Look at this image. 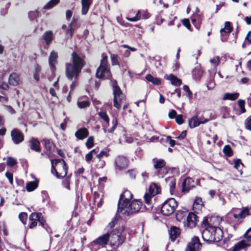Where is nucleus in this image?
<instances>
[{
    "label": "nucleus",
    "mask_w": 251,
    "mask_h": 251,
    "mask_svg": "<svg viewBox=\"0 0 251 251\" xmlns=\"http://www.w3.org/2000/svg\"><path fill=\"white\" fill-rule=\"evenodd\" d=\"M118 221L116 214L106 226L110 237V247L113 249H118L126 242V227L124 224H119L115 227Z\"/></svg>",
    "instance_id": "obj_1"
},
{
    "label": "nucleus",
    "mask_w": 251,
    "mask_h": 251,
    "mask_svg": "<svg viewBox=\"0 0 251 251\" xmlns=\"http://www.w3.org/2000/svg\"><path fill=\"white\" fill-rule=\"evenodd\" d=\"M71 55L72 62L65 63V75L70 80H76L85 62L83 58L75 52Z\"/></svg>",
    "instance_id": "obj_2"
},
{
    "label": "nucleus",
    "mask_w": 251,
    "mask_h": 251,
    "mask_svg": "<svg viewBox=\"0 0 251 251\" xmlns=\"http://www.w3.org/2000/svg\"><path fill=\"white\" fill-rule=\"evenodd\" d=\"M51 161V173L57 178H63L68 173V166L63 158L53 159Z\"/></svg>",
    "instance_id": "obj_3"
},
{
    "label": "nucleus",
    "mask_w": 251,
    "mask_h": 251,
    "mask_svg": "<svg viewBox=\"0 0 251 251\" xmlns=\"http://www.w3.org/2000/svg\"><path fill=\"white\" fill-rule=\"evenodd\" d=\"M223 236V232L221 228H204L202 232L203 240L209 244L218 242Z\"/></svg>",
    "instance_id": "obj_4"
},
{
    "label": "nucleus",
    "mask_w": 251,
    "mask_h": 251,
    "mask_svg": "<svg viewBox=\"0 0 251 251\" xmlns=\"http://www.w3.org/2000/svg\"><path fill=\"white\" fill-rule=\"evenodd\" d=\"M111 82L114 96V106L117 109L121 108L122 106L124 109L127 108L126 105L123 104L125 97L120 88L117 85V81L113 80H111Z\"/></svg>",
    "instance_id": "obj_5"
},
{
    "label": "nucleus",
    "mask_w": 251,
    "mask_h": 251,
    "mask_svg": "<svg viewBox=\"0 0 251 251\" xmlns=\"http://www.w3.org/2000/svg\"><path fill=\"white\" fill-rule=\"evenodd\" d=\"M111 82L114 96V106L117 109L121 108L122 106L124 109L127 108L126 105L123 104L125 97L120 88L117 85V81L113 80H111Z\"/></svg>",
    "instance_id": "obj_6"
},
{
    "label": "nucleus",
    "mask_w": 251,
    "mask_h": 251,
    "mask_svg": "<svg viewBox=\"0 0 251 251\" xmlns=\"http://www.w3.org/2000/svg\"><path fill=\"white\" fill-rule=\"evenodd\" d=\"M100 64L97 69L96 76L99 78L110 79L111 73L107 66V56L104 53L101 54Z\"/></svg>",
    "instance_id": "obj_7"
},
{
    "label": "nucleus",
    "mask_w": 251,
    "mask_h": 251,
    "mask_svg": "<svg viewBox=\"0 0 251 251\" xmlns=\"http://www.w3.org/2000/svg\"><path fill=\"white\" fill-rule=\"evenodd\" d=\"M178 202L174 198L167 199L161 207V213L164 216H170L176 211Z\"/></svg>",
    "instance_id": "obj_8"
},
{
    "label": "nucleus",
    "mask_w": 251,
    "mask_h": 251,
    "mask_svg": "<svg viewBox=\"0 0 251 251\" xmlns=\"http://www.w3.org/2000/svg\"><path fill=\"white\" fill-rule=\"evenodd\" d=\"M216 118L215 114L210 115L209 117L204 118L203 116L199 118L198 115L191 117L188 120V126L190 128L199 126L201 124H204Z\"/></svg>",
    "instance_id": "obj_9"
},
{
    "label": "nucleus",
    "mask_w": 251,
    "mask_h": 251,
    "mask_svg": "<svg viewBox=\"0 0 251 251\" xmlns=\"http://www.w3.org/2000/svg\"><path fill=\"white\" fill-rule=\"evenodd\" d=\"M221 219L217 216L205 217L201 222V226L203 228L210 227L213 228H220Z\"/></svg>",
    "instance_id": "obj_10"
},
{
    "label": "nucleus",
    "mask_w": 251,
    "mask_h": 251,
    "mask_svg": "<svg viewBox=\"0 0 251 251\" xmlns=\"http://www.w3.org/2000/svg\"><path fill=\"white\" fill-rule=\"evenodd\" d=\"M131 192L128 190H125L120 195L118 204V211L122 212L128 205L132 197Z\"/></svg>",
    "instance_id": "obj_11"
},
{
    "label": "nucleus",
    "mask_w": 251,
    "mask_h": 251,
    "mask_svg": "<svg viewBox=\"0 0 251 251\" xmlns=\"http://www.w3.org/2000/svg\"><path fill=\"white\" fill-rule=\"evenodd\" d=\"M29 222L38 221L40 225L44 228L47 232L50 230V228L41 212H32L31 213L29 216Z\"/></svg>",
    "instance_id": "obj_12"
},
{
    "label": "nucleus",
    "mask_w": 251,
    "mask_h": 251,
    "mask_svg": "<svg viewBox=\"0 0 251 251\" xmlns=\"http://www.w3.org/2000/svg\"><path fill=\"white\" fill-rule=\"evenodd\" d=\"M92 244L95 245H98L101 248H105L109 244L110 246V241L108 230L106 233L101 235L94 240Z\"/></svg>",
    "instance_id": "obj_13"
},
{
    "label": "nucleus",
    "mask_w": 251,
    "mask_h": 251,
    "mask_svg": "<svg viewBox=\"0 0 251 251\" xmlns=\"http://www.w3.org/2000/svg\"><path fill=\"white\" fill-rule=\"evenodd\" d=\"M142 205V202L140 201L134 200L131 202H128V205L125 207V208H126V211L127 212V215H130L139 211Z\"/></svg>",
    "instance_id": "obj_14"
},
{
    "label": "nucleus",
    "mask_w": 251,
    "mask_h": 251,
    "mask_svg": "<svg viewBox=\"0 0 251 251\" xmlns=\"http://www.w3.org/2000/svg\"><path fill=\"white\" fill-rule=\"evenodd\" d=\"M201 247L202 244L198 236H194L187 244L185 251H200Z\"/></svg>",
    "instance_id": "obj_15"
},
{
    "label": "nucleus",
    "mask_w": 251,
    "mask_h": 251,
    "mask_svg": "<svg viewBox=\"0 0 251 251\" xmlns=\"http://www.w3.org/2000/svg\"><path fill=\"white\" fill-rule=\"evenodd\" d=\"M11 137L12 141L15 144H19L24 140V135L18 128H14L11 131Z\"/></svg>",
    "instance_id": "obj_16"
},
{
    "label": "nucleus",
    "mask_w": 251,
    "mask_h": 251,
    "mask_svg": "<svg viewBox=\"0 0 251 251\" xmlns=\"http://www.w3.org/2000/svg\"><path fill=\"white\" fill-rule=\"evenodd\" d=\"M128 160L123 156H118L115 159L116 169L120 170L126 168L128 166Z\"/></svg>",
    "instance_id": "obj_17"
},
{
    "label": "nucleus",
    "mask_w": 251,
    "mask_h": 251,
    "mask_svg": "<svg viewBox=\"0 0 251 251\" xmlns=\"http://www.w3.org/2000/svg\"><path fill=\"white\" fill-rule=\"evenodd\" d=\"M199 221V217L194 212H190L187 216L185 226L189 228H193Z\"/></svg>",
    "instance_id": "obj_18"
},
{
    "label": "nucleus",
    "mask_w": 251,
    "mask_h": 251,
    "mask_svg": "<svg viewBox=\"0 0 251 251\" xmlns=\"http://www.w3.org/2000/svg\"><path fill=\"white\" fill-rule=\"evenodd\" d=\"M42 142L46 149V154L49 157L54 151L56 146L51 139H44Z\"/></svg>",
    "instance_id": "obj_19"
},
{
    "label": "nucleus",
    "mask_w": 251,
    "mask_h": 251,
    "mask_svg": "<svg viewBox=\"0 0 251 251\" xmlns=\"http://www.w3.org/2000/svg\"><path fill=\"white\" fill-rule=\"evenodd\" d=\"M203 202L201 197H196L193 204V210L194 213H199L204 207Z\"/></svg>",
    "instance_id": "obj_20"
},
{
    "label": "nucleus",
    "mask_w": 251,
    "mask_h": 251,
    "mask_svg": "<svg viewBox=\"0 0 251 251\" xmlns=\"http://www.w3.org/2000/svg\"><path fill=\"white\" fill-rule=\"evenodd\" d=\"M89 132L85 127L79 128L75 133V137L78 139L82 140L88 137Z\"/></svg>",
    "instance_id": "obj_21"
},
{
    "label": "nucleus",
    "mask_w": 251,
    "mask_h": 251,
    "mask_svg": "<svg viewBox=\"0 0 251 251\" xmlns=\"http://www.w3.org/2000/svg\"><path fill=\"white\" fill-rule=\"evenodd\" d=\"M181 229L176 226H172L169 230L170 238L172 241H175L180 236Z\"/></svg>",
    "instance_id": "obj_22"
},
{
    "label": "nucleus",
    "mask_w": 251,
    "mask_h": 251,
    "mask_svg": "<svg viewBox=\"0 0 251 251\" xmlns=\"http://www.w3.org/2000/svg\"><path fill=\"white\" fill-rule=\"evenodd\" d=\"M29 146L31 150L39 152L41 151L40 143L39 141L35 138L32 137L29 141Z\"/></svg>",
    "instance_id": "obj_23"
},
{
    "label": "nucleus",
    "mask_w": 251,
    "mask_h": 251,
    "mask_svg": "<svg viewBox=\"0 0 251 251\" xmlns=\"http://www.w3.org/2000/svg\"><path fill=\"white\" fill-rule=\"evenodd\" d=\"M57 54L54 51H52L49 58V62L50 69L52 72H54L55 70V65L57 63Z\"/></svg>",
    "instance_id": "obj_24"
},
{
    "label": "nucleus",
    "mask_w": 251,
    "mask_h": 251,
    "mask_svg": "<svg viewBox=\"0 0 251 251\" xmlns=\"http://www.w3.org/2000/svg\"><path fill=\"white\" fill-rule=\"evenodd\" d=\"M249 245L246 243L244 240H242L237 243H236L233 247L228 249L227 251H240L241 250L245 249Z\"/></svg>",
    "instance_id": "obj_25"
},
{
    "label": "nucleus",
    "mask_w": 251,
    "mask_h": 251,
    "mask_svg": "<svg viewBox=\"0 0 251 251\" xmlns=\"http://www.w3.org/2000/svg\"><path fill=\"white\" fill-rule=\"evenodd\" d=\"M166 181L169 186L170 193L173 195L175 192L176 179L174 176H169L166 179Z\"/></svg>",
    "instance_id": "obj_26"
},
{
    "label": "nucleus",
    "mask_w": 251,
    "mask_h": 251,
    "mask_svg": "<svg viewBox=\"0 0 251 251\" xmlns=\"http://www.w3.org/2000/svg\"><path fill=\"white\" fill-rule=\"evenodd\" d=\"M165 78L170 81L173 85L179 86L181 84V80L173 74L165 75Z\"/></svg>",
    "instance_id": "obj_27"
},
{
    "label": "nucleus",
    "mask_w": 251,
    "mask_h": 251,
    "mask_svg": "<svg viewBox=\"0 0 251 251\" xmlns=\"http://www.w3.org/2000/svg\"><path fill=\"white\" fill-rule=\"evenodd\" d=\"M155 173L159 178H163L168 173L169 169L166 166L165 167H155Z\"/></svg>",
    "instance_id": "obj_28"
},
{
    "label": "nucleus",
    "mask_w": 251,
    "mask_h": 251,
    "mask_svg": "<svg viewBox=\"0 0 251 251\" xmlns=\"http://www.w3.org/2000/svg\"><path fill=\"white\" fill-rule=\"evenodd\" d=\"M192 181H193V180L189 177H187L183 180L182 183V192L188 193L194 187L193 185H191L190 184V182Z\"/></svg>",
    "instance_id": "obj_29"
},
{
    "label": "nucleus",
    "mask_w": 251,
    "mask_h": 251,
    "mask_svg": "<svg viewBox=\"0 0 251 251\" xmlns=\"http://www.w3.org/2000/svg\"><path fill=\"white\" fill-rule=\"evenodd\" d=\"M188 210L186 208L178 210L176 212V218L177 221L180 222L186 217Z\"/></svg>",
    "instance_id": "obj_30"
},
{
    "label": "nucleus",
    "mask_w": 251,
    "mask_h": 251,
    "mask_svg": "<svg viewBox=\"0 0 251 251\" xmlns=\"http://www.w3.org/2000/svg\"><path fill=\"white\" fill-rule=\"evenodd\" d=\"M161 192L160 187L155 183H152L149 188V193L152 196H155Z\"/></svg>",
    "instance_id": "obj_31"
},
{
    "label": "nucleus",
    "mask_w": 251,
    "mask_h": 251,
    "mask_svg": "<svg viewBox=\"0 0 251 251\" xmlns=\"http://www.w3.org/2000/svg\"><path fill=\"white\" fill-rule=\"evenodd\" d=\"M92 2V0H81V13L82 15L87 14Z\"/></svg>",
    "instance_id": "obj_32"
},
{
    "label": "nucleus",
    "mask_w": 251,
    "mask_h": 251,
    "mask_svg": "<svg viewBox=\"0 0 251 251\" xmlns=\"http://www.w3.org/2000/svg\"><path fill=\"white\" fill-rule=\"evenodd\" d=\"M39 180H35L32 181H29L26 183V190L27 192H32L35 190L38 186Z\"/></svg>",
    "instance_id": "obj_33"
},
{
    "label": "nucleus",
    "mask_w": 251,
    "mask_h": 251,
    "mask_svg": "<svg viewBox=\"0 0 251 251\" xmlns=\"http://www.w3.org/2000/svg\"><path fill=\"white\" fill-rule=\"evenodd\" d=\"M20 82L19 75L15 73H12L9 77V83L13 86H17Z\"/></svg>",
    "instance_id": "obj_34"
},
{
    "label": "nucleus",
    "mask_w": 251,
    "mask_h": 251,
    "mask_svg": "<svg viewBox=\"0 0 251 251\" xmlns=\"http://www.w3.org/2000/svg\"><path fill=\"white\" fill-rule=\"evenodd\" d=\"M77 103L79 108H85L89 106L90 102L86 97H82L78 99Z\"/></svg>",
    "instance_id": "obj_35"
},
{
    "label": "nucleus",
    "mask_w": 251,
    "mask_h": 251,
    "mask_svg": "<svg viewBox=\"0 0 251 251\" xmlns=\"http://www.w3.org/2000/svg\"><path fill=\"white\" fill-rule=\"evenodd\" d=\"M152 162L153 164V168L166 166V162L163 159L154 158L152 159Z\"/></svg>",
    "instance_id": "obj_36"
},
{
    "label": "nucleus",
    "mask_w": 251,
    "mask_h": 251,
    "mask_svg": "<svg viewBox=\"0 0 251 251\" xmlns=\"http://www.w3.org/2000/svg\"><path fill=\"white\" fill-rule=\"evenodd\" d=\"M72 175V173L67 175L66 176L64 177L62 182L63 186L68 190L70 189V181Z\"/></svg>",
    "instance_id": "obj_37"
},
{
    "label": "nucleus",
    "mask_w": 251,
    "mask_h": 251,
    "mask_svg": "<svg viewBox=\"0 0 251 251\" xmlns=\"http://www.w3.org/2000/svg\"><path fill=\"white\" fill-rule=\"evenodd\" d=\"M239 97V94L237 93H226L224 94L223 99L224 100H234L237 99Z\"/></svg>",
    "instance_id": "obj_38"
},
{
    "label": "nucleus",
    "mask_w": 251,
    "mask_h": 251,
    "mask_svg": "<svg viewBox=\"0 0 251 251\" xmlns=\"http://www.w3.org/2000/svg\"><path fill=\"white\" fill-rule=\"evenodd\" d=\"M107 177L106 176H103L102 177H100L98 180L99 184L98 185V188L99 190V191L100 193H102L103 191V190L104 187V184L107 181Z\"/></svg>",
    "instance_id": "obj_39"
},
{
    "label": "nucleus",
    "mask_w": 251,
    "mask_h": 251,
    "mask_svg": "<svg viewBox=\"0 0 251 251\" xmlns=\"http://www.w3.org/2000/svg\"><path fill=\"white\" fill-rule=\"evenodd\" d=\"M62 28L65 30V34L66 35H70L71 37L73 36L74 34V29L73 28L72 24H70L68 26L65 25H63L62 26Z\"/></svg>",
    "instance_id": "obj_40"
},
{
    "label": "nucleus",
    "mask_w": 251,
    "mask_h": 251,
    "mask_svg": "<svg viewBox=\"0 0 251 251\" xmlns=\"http://www.w3.org/2000/svg\"><path fill=\"white\" fill-rule=\"evenodd\" d=\"M53 34L52 31H48L46 32L43 36V39L45 40L47 44H49L52 40Z\"/></svg>",
    "instance_id": "obj_41"
},
{
    "label": "nucleus",
    "mask_w": 251,
    "mask_h": 251,
    "mask_svg": "<svg viewBox=\"0 0 251 251\" xmlns=\"http://www.w3.org/2000/svg\"><path fill=\"white\" fill-rule=\"evenodd\" d=\"M146 78L148 81L155 85H158L161 83L160 80L159 78L157 77H154L150 74L147 75H146Z\"/></svg>",
    "instance_id": "obj_42"
},
{
    "label": "nucleus",
    "mask_w": 251,
    "mask_h": 251,
    "mask_svg": "<svg viewBox=\"0 0 251 251\" xmlns=\"http://www.w3.org/2000/svg\"><path fill=\"white\" fill-rule=\"evenodd\" d=\"M60 0H50L43 7L44 9H50L57 5L59 2Z\"/></svg>",
    "instance_id": "obj_43"
},
{
    "label": "nucleus",
    "mask_w": 251,
    "mask_h": 251,
    "mask_svg": "<svg viewBox=\"0 0 251 251\" xmlns=\"http://www.w3.org/2000/svg\"><path fill=\"white\" fill-rule=\"evenodd\" d=\"M203 74V71L200 67H196L193 71V75L195 79H200Z\"/></svg>",
    "instance_id": "obj_44"
},
{
    "label": "nucleus",
    "mask_w": 251,
    "mask_h": 251,
    "mask_svg": "<svg viewBox=\"0 0 251 251\" xmlns=\"http://www.w3.org/2000/svg\"><path fill=\"white\" fill-rule=\"evenodd\" d=\"M100 116L101 117V118L105 122V124L104 125V127H106L107 126L109 125V119L106 113L105 112L103 111H100V113H99Z\"/></svg>",
    "instance_id": "obj_45"
},
{
    "label": "nucleus",
    "mask_w": 251,
    "mask_h": 251,
    "mask_svg": "<svg viewBox=\"0 0 251 251\" xmlns=\"http://www.w3.org/2000/svg\"><path fill=\"white\" fill-rule=\"evenodd\" d=\"M223 152L228 157H231L233 155V152L231 147L229 145H226L223 148Z\"/></svg>",
    "instance_id": "obj_46"
},
{
    "label": "nucleus",
    "mask_w": 251,
    "mask_h": 251,
    "mask_svg": "<svg viewBox=\"0 0 251 251\" xmlns=\"http://www.w3.org/2000/svg\"><path fill=\"white\" fill-rule=\"evenodd\" d=\"M220 62V58L218 56H214L210 59V62L212 64L215 70H216L217 67L219 64Z\"/></svg>",
    "instance_id": "obj_47"
},
{
    "label": "nucleus",
    "mask_w": 251,
    "mask_h": 251,
    "mask_svg": "<svg viewBox=\"0 0 251 251\" xmlns=\"http://www.w3.org/2000/svg\"><path fill=\"white\" fill-rule=\"evenodd\" d=\"M85 145L88 149L93 148L94 146V137L93 136L88 137L85 143Z\"/></svg>",
    "instance_id": "obj_48"
},
{
    "label": "nucleus",
    "mask_w": 251,
    "mask_h": 251,
    "mask_svg": "<svg viewBox=\"0 0 251 251\" xmlns=\"http://www.w3.org/2000/svg\"><path fill=\"white\" fill-rule=\"evenodd\" d=\"M109 151L110 150L108 148H105L104 150L101 151L97 155V158L102 159L103 156L108 157L109 156Z\"/></svg>",
    "instance_id": "obj_49"
},
{
    "label": "nucleus",
    "mask_w": 251,
    "mask_h": 251,
    "mask_svg": "<svg viewBox=\"0 0 251 251\" xmlns=\"http://www.w3.org/2000/svg\"><path fill=\"white\" fill-rule=\"evenodd\" d=\"M27 218L28 215L26 212H21L19 215V220L25 225L26 224Z\"/></svg>",
    "instance_id": "obj_50"
},
{
    "label": "nucleus",
    "mask_w": 251,
    "mask_h": 251,
    "mask_svg": "<svg viewBox=\"0 0 251 251\" xmlns=\"http://www.w3.org/2000/svg\"><path fill=\"white\" fill-rule=\"evenodd\" d=\"M18 120L20 124H23L25 122H27L29 120L28 116L25 113H23L21 116L18 118Z\"/></svg>",
    "instance_id": "obj_51"
},
{
    "label": "nucleus",
    "mask_w": 251,
    "mask_h": 251,
    "mask_svg": "<svg viewBox=\"0 0 251 251\" xmlns=\"http://www.w3.org/2000/svg\"><path fill=\"white\" fill-rule=\"evenodd\" d=\"M200 18L198 15L191 19L192 24L197 28H199L201 25Z\"/></svg>",
    "instance_id": "obj_52"
},
{
    "label": "nucleus",
    "mask_w": 251,
    "mask_h": 251,
    "mask_svg": "<svg viewBox=\"0 0 251 251\" xmlns=\"http://www.w3.org/2000/svg\"><path fill=\"white\" fill-rule=\"evenodd\" d=\"M17 164L16 159L12 157H8L7 158L6 164L8 166L13 167Z\"/></svg>",
    "instance_id": "obj_53"
},
{
    "label": "nucleus",
    "mask_w": 251,
    "mask_h": 251,
    "mask_svg": "<svg viewBox=\"0 0 251 251\" xmlns=\"http://www.w3.org/2000/svg\"><path fill=\"white\" fill-rule=\"evenodd\" d=\"M40 68L38 65H36L34 69V72L33 74L34 78L37 81L39 80L40 79Z\"/></svg>",
    "instance_id": "obj_54"
},
{
    "label": "nucleus",
    "mask_w": 251,
    "mask_h": 251,
    "mask_svg": "<svg viewBox=\"0 0 251 251\" xmlns=\"http://www.w3.org/2000/svg\"><path fill=\"white\" fill-rule=\"evenodd\" d=\"M110 59L111 61V64L112 65H116L119 64V61L118 60V55L116 54H111Z\"/></svg>",
    "instance_id": "obj_55"
},
{
    "label": "nucleus",
    "mask_w": 251,
    "mask_h": 251,
    "mask_svg": "<svg viewBox=\"0 0 251 251\" xmlns=\"http://www.w3.org/2000/svg\"><path fill=\"white\" fill-rule=\"evenodd\" d=\"M126 174L131 179H134L136 176V170L135 169H131L127 171Z\"/></svg>",
    "instance_id": "obj_56"
},
{
    "label": "nucleus",
    "mask_w": 251,
    "mask_h": 251,
    "mask_svg": "<svg viewBox=\"0 0 251 251\" xmlns=\"http://www.w3.org/2000/svg\"><path fill=\"white\" fill-rule=\"evenodd\" d=\"M154 196H152L150 193H146L144 195V199L145 201V203L147 205H149L151 202V199L152 197H153Z\"/></svg>",
    "instance_id": "obj_57"
},
{
    "label": "nucleus",
    "mask_w": 251,
    "mask_h": 251,
    "mask_svg": "<svg viewBox=\"0 0 251 251\" xmlns=\"http://www.w3.org/2000/svg\"><path fill=\"white\" fill-rule=\"evenodd\" d=\"M98 161L96 164V167L98 169H102L105 165V162L104 160L101 158H98Z\"/></svg>",
    "instance_id": "obj_58"
},
{
    "label": "nucleus",
    "mask_w": 251,
    "mask_h": 251,
    "mask_svg": "<svg viewBox=\"0 0 251 251\" xmlns=\"http://www.w3.org/2000/svg\"><path fill=\"white\" fill-rule=\"evenodd\" d=\"M220 33L221 35V40L223 42L226 41L228 37V33L226 32L225 29H221L220 30Z\"/></svg>",
    "instance_id": "obj_59"
},
{
    "label": "nucleus",
    "mask_w": 251,
    "mask_h": 251,
    "mask_svg": "<svg viewBox=\"0 0 251 251\" xmlns=\"http://www.w3.org/2000/svg\"><path fill=\"white\" fill-rule=\"evenodd\" d=\"M225 31L229 33L232 30V27L231 26V24L229 22H226L225 23Z\"/></svg>",
    "instance_id": "obj_60"
},
{
    "label": "nucleus",
    "mask_w": 251,
    "mask_h": 251,
    "mask_svg": "<svg viewBox=\"0 0 251 251\" xmlns=\"http://www.w3.org/2000/svg\"><path fill=\"white\" fill-rule=\"evenodd\" d=\"M100 197V194L99 192L95 191L94 192L93 194V199L94 204H95V203L97 202V201L99 200Z\"/></svg>",
    "instance_id": "obj_61"
},
{
    "label": "nucleus",
    "mask_w": 251,
    "mask_h": 251,
    "mask_svg": "<svg viewBox=\"0 0 251 251\" xmlns=\"http://www.w3.org/2000/svg\"><path fill=\"white\" fill-rule=\"evenodd\" d=\"M176 122L178 125H181L184 123V120L183 119V116L181 114H179L177 115L175 119Z\"/></svg>",
    "instance_id": "obj_62"
},
{
    "label": "nucleus",
    "mask_w": 251,
    "mask_h": 251,
    "mask_svg": "<svg viewBox=\"0 0 251 251\" xmlns=\"http://www.w3.org/2000/svg\"><path fill=\"white\" fill-rule=\"evenodd\" d=\"M166 141L172 147H174L176 144L175 140L172 139L171 137L170 136H167Z\"/></svg>",
    "instance_id": "obj_63"
},
{
    "label": "nucleus",
    "mask_w": 251,
    "mask_h": 251,
    "mask_svg": "<svg viewBox=\"0 0 251 251\" xmlns=\"http://www.w3.org/2000/svg\"><path fill=\"white\" fill-rule=\"evenodd\" d=\"M244 238L248 241L251 242V227L244 234Z\"/></svg>",
    "instance_id": "obj_64"
}]
</instances>
